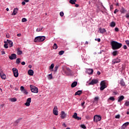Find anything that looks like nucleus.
I'll return each instance as SVG.
<instances>
[{"mask_svg": "<svg viewBox=\"0 0 129 129\" xmlns=\"http://www.w3.org/2000/svg\"><path fill=\"white\" fill-rule=\"evenodd\" d=\"M111 45L113 50H117L122 47V43H119L117 41H113L111 42Z\"/></svg>", "mask_w": 129, "mask_h": 129, "instance_id": "f257e3e1", "label": "nucleus"}, {"mask_svg": "<svg viewBox=\"0 0 129 129\" xmlns=\"http://www.w3.org/2000/svg\"><path fill=\"white\" fill-rule=\"evenodd\" d=\"M46 39V37L45 36H37L34 39V42H42Z\"/></svg>", "mask_w": 129, "mask_h": 129, "instance_id": "f03ea898", "label": "nucleus"}, {"mask_svg": "<svg viewBox=\"0 0 129 129\" xmlns=\"http://www.w3.org/2000/svg\"><path fill=\"white\" fill-rule=\"evenodd\" d=\"M30 87L31 89V91L32 93H36V94L38 93V89L36 87H35L32 85H31L30 86Z\"/></svg>", "mask_w": 129, "mask_h": 129, "instance_id": "7ed1b4c3", "label": "nucleus"}, {"mask_svg": "<svg viewBox=\"0 0 129 129\" xmlns=\"http://www.w3.org/2000/svg\"><path fill=\"white\" fill-rule=\"evenodd\" d=\"M101 120V116L98 115H95L94 116V122H98Z\"/></svg>", "mask_w": 129, "mask_h": 129, "instance_id": "20e7f679", "label": "nucleus"}, {"mask_svg": "<svg viewBox=\"0 0 129 129\" xmlns=\"http://www.w3.org/2000/svg\"><path fill=\"white\" fill-rule=\"evenodd\" d=\"M64 73L67 76H72V71L70 68H67V70L64 71Z\"/></svg>", "mask_w": 129, "mask_h": 129, "instance_id": "39448f33", "label": "nucleus"}, {"mask_svg": "<svg viewBox=\"0 0 129 129\" xmlns=\"http://www.w3.org/2000/svg\"><path fill=\"white\" fill-rule=\"evenodd\" d=\"M53 113L54 115H58V108L57 106H55L53 109Z\"/></svg>", "mask_w": 129, "mask_h": 129, "instance_id": "423d86ee", "label": "nucleus"}, {"mask_svg": "<svg viewBox=\"0 0 129 129\" xmlns=\"http://www.w3.org/2000/svg\"><path fill=\"white\" fill-rule=\"evenodd\" d=\"M12 71L14 73V76L15 77H18L19 76L18 71L16 68H13Z\"/></svg>", "mask_w": 129, "mask_h": 129, "instance_id": "0eeeda50", "label": "nucleus"}, {"mask_svg": "<svg viewBox=\"0 0 129 129\" xmlns=\"http://www.w3.org/2000/svg\"><path fill=\"white\" fill-rule=\"evenodd\" d=\"M73 118L77 119V120H81V117L78 116L77 112H75L74 115H73Z\"/></svg>", "mask_w": 129, "mask_h": 129, "instance_id": "6e6552de", "label": "nucleus"}, {"mask_svg": "<svg viewBox=\"0 0 129 129\" xmlns=\"http://www.w3.org/2000/svg\"><path fill=\"white\" fill-rule=\"evenodd\" d=\"M20 90H21L22 93H23V94H24L25 95H28V92H27L26 91V90H25L24 89V87L23 86H21L20 87Z\"/></svg>", "mask_w": 129, "mask_h": 129, "instance_id": "1a4fd4ad", "label": "nucleus"}, {"mask_svg": "<svg viewBox=\"0 0 129 129\" xmlns=\"http://www.w3.org/2000/svg\"><path fill=\"white\" fill-rule=\"evenodd\" d=\"M98 83V80L97 79H93L92 81L89 83V85H94V84H96Z\"/></svg>", "mask_w": 129, "mask_h": 129, "instance_id": "9d476101", "label": "nucleus"}, {"mask_svg": "<svg viewBox=\"0 0 129 129\" xmlns=\"http://www.w3.org/2000/svg\"><path fill=\"white\" fill-rule=\"evenodd\" d=\"M60 117L61 119H64L67 116V114L65 113L64 111H61L60 112Z\"/></svg>", "mask_w": 129, "mask_h": 129, "instance_id": "9b49d317", "label": "nucleus"}, {"mask_svg": "<svg viewBox=\"0 0 129 129\" xmlns=\"http://www.w3.org/2000/svg\"><path fill=\"white\" fill-rule=\"evenodd\" d=\"M9 58L11 59V60H13V59H15L17 58V55L16 54H12L11 55H9Z\"/></svg>", "mask_w": 129, "mask_h": 129, "instance_id": "f8f14e48", "label": "nucleus"}, {"mask_svg": "<svg viewBox=\"0 0 129 129\" xmlns=\"http://www.w3.org/2000/svg\"><path fill=\"white\" fill-rule=\"evenodd\" d=\"M129 125V122H126L123 124L122 127H121V129H125V128Z\"/></svg>", "mask_w": 129, "mask_h": 129, "instance_id": "ddd939ff", "label": "nucleus"}, {"mask_svg": "<svg viewBox=\"0 0 129 129\" xmlns=\"http://www.w3.org/2000/svg\"><path fill=\"white\" fill-rule=\"evenodd\" d=\"M120 62V59L118 58H117L113 60V64H115V63H117Z\"/></svg>", "mask_w": 129, "mask_h": 129, "instance_id": "4468645a", "label": "nucleus"}, {"mask_svg": "<svg viewBox=\"0 0 129 129\" xmlns=\"http://www.w3.org/2000/svg\"><path fill=\"white\" fill-rule=\"evenodd\" d=\"M7 42H8V43L10 47H13V43L12 40H9V39H7Z\"/></svg>", "mask_w": 129, "mask_h": 129, "instance_id": "2eb2a0df", "label": "nucleus"}, {"mask_svg": "<svg viewBox=\"0 0 129 129\" xmlns=\"http://www.w3.org/2000/svg\"><path fill=\"white\" fill-rule=\"evenodd\" d=\"M0 76L2 79L4 80H6V78H7V76H6L5 74H4L3 73H0Z\"/></svg>", "mask_w": 129, "mask_h": 129, "instance_id": "dca6fc26", "label": "nucleus"}, {"mask_svg": "<svg viewBox=\"0 0 129 129\" xmlns=\"http://www.w3.org/2000/svg\"><path fill=\"white\" fill-rule=\"evenodd\" d=\"M78 85V82H74L72 84H71V88H74L77 86Z\"/></svg>", "mask_w": 129, "mask_h": 129, "instance_id": "f3484780", "label": "nucleus"}, {"mask_svg": "<svg viewBox=\"0 0 129 129\" xmlns=\"http://www.w3.org/2000/svg\"><path fill=\"white\" fill-rule=\"evenodd\" d=\"M118 102H120L124 99V97L122 95L121 96H119V97H118Z\"/></svg>", "mask_w": 129, "mask_h": 129, "instance_id": "a211bd4d", "label": "nucleus"}, {"mask_svg": "<svg viewBox=\"0 0 129 129\" xmlns=\"http://www.w3.org/2000/svg\"><path fill=\"white\" fill-rule=\"evenodd\" d=\"M18 11V8H15L14 9L13 13L12 14V16H15L17 13Z\"/></svg>", "mask_w": 129, "mask_h": 129, "instance_id": "6ab92c4d", "label": "nucleus"}, {"mask_svg": "<svg viewBox=\"0 0 129 129\" xmlns=\"http://www.w3.org/2000/svg\"><path fill=\"white\" fill-rule=\"evenodd\" d=\"M94 71L92 69H88L87 71V73L89 74V75H91V74H93V73Z\"/></svg>", "mask_w": 129, "mask_h": 129, "instance_id": "aec40b11", "label": "nucleus"}, {"mask_svg": "<svg viewBox=\"0 0 129 129\" xmlns=\"http://www.w3.org/2000/svg\"><path fill=\"white\" fill-rule=\"evenodd\" d=\"M99 31H100V33H101V34H103L106 32V30H105V28H100L99 29Z\"/></svg>", "mask_w": 129, "mask_h": 129, "instance_id": "412c9836", "label": "nucleus"}, {"mask_svg": "<svg viewBox=\"0 0 129 129\" xmlns=\"http://www.w3.org/2000/svg\"><path fill=\"white\" fill-rule=\"evenodd\" d=\"M81 94H82V91L79 90L75 93V96L80 95Z\"/></svg>", "mask_w": 129, "mask_h": 129, "instance_id": "4be33fe9", "label": "nucleus"}, {"mask_svg": "<svg viewBox=\"0 0 129 129\" xmlns=\"http://www.w3.org/2000/svg\"><path fill=\"white\" fill-rule=\"evenodd\" d=\"M28 74L30 76H33L34 75V71L32 70H29L28 72Z\"/></svg>", "mask_w": 129, "mask_h": 129, "instance_id": "5701e85b", "label": "nucleus"}, {"mask_svg": "<svg viewBox=\"0 0 129 129\" xmlns=\"http://www.w3.org/2000/svg\"><path fill=\"white\" fill-rule=\"evenodd\" d=\"M120 84L121 85V86H122L123 87V86H125V84L123 79H122V80H121V81H120Z\"/></svg>", "mask_w": 129, "mask_h": 129, "instance_id": "b1692460", "label": "nucleus"}, {"mask_svg": "<svg viewBox=\"0 0 129 129\" xmlns=\"http://www.w3.org/2000/svg\"><path fill=\"white\" fill-rule=\"evenodd\" d=\"M77 0H70L69 1L70 4H71V5H76V3H77Z\"/></svg>", "mask_w": 129, "mask_h": 129, "instance_id": "393cba45", "label": "nucleus"}, {"mask_svg": "<svg viewBox=\"0 0 129 129\" xmlns=\"http://www.w3.org/2000/svg\"><path fill=\"white\" fill-rule=\"evenodd\" d=\"M126 12V11L123 7H122V8H121V10H120V12H121V14H124Z\"/></svg>", "mask_w": 129, "mask_h": 129, "instance_id": "a878e982", "label": "nucleus"}, {"mask_svg": "<svg viewBox=\"0 0 129 129\" xmlns=\"http://www.w3.org/2000/svg\"><path fill=\"white\" fill-rule=\"evenodd\" d=\"M100 90L101 91H103L105 89L107 88V86L106 85H102L100 86Z\"/></svg>", "mask_w": 129, "mask_h": 129, "instance_id": "bb28decb", "label": "nucleus"}, {"mask_svg": "<svg viewBox=\"0 0 129 129\" xmlns=\"http://www.w3.org/2000/svg\"><path fill=\"white\" fill-rule=\"evenodd\" d=\"M116 24L114 22H112L110 24V27H115Z\"/></svg>", "mask_w": 129, "mask_h": 129, "instance_id": "cd10ccee", "label": "nucleus"}, {"mask_svg": "<svg viewBox=\"0 0 129 129\" xmlns=\"http://www.w3.org/2000/svg\"><path fill=\"white\" fill-rule=\"evenodd\" d=\"M4 47L6 49L9 48V46L8 45V42L7 41H5Z\"/></svg>", "mask_w": 129, "mask_h": 129, "instance_id": "c85d7f7f", "label": "nucleus"}, {"mask_svg": "<svg viewBox=\"0 0 129 129\" xmlns=\"http://www.w3.org/2000/svg\"><path fill=\"white\" fill-rule=\"evenodd\" d=\"M17 54L19 55H21L22 54V51L20 50V49L18 48L17 49Z\"/></svg>", "mask_w": 129, "mask_h": 129, "instance_id": "c756f323", "label": "nucleus"}, {"mask_svg": "<svg viewBox=\"0 0 129 129\" xmlns=\"http://www.w3.org/2000/svg\"><path fill=\"white\" fill-rule=\"evenodd\" d=\"M58 48V46L56 44V43H54L53 45V49H57Z\"/></svg>", "mask_w": 129, "mask_h": 129, "instance_id": "7c9ffc66", "label": "nucleus"}, {"mask_svg": "<svg viewBox=\"0 0 129 129\" xmlns=\"http://www.w3.org/2000/svg\"><path fill=\"white\" fill-rule=\"evenodd\" d=\"M42 29H43V27L39 28L37 29L36 31L38 32H39L41 31L42 30Z\"/></svg>", "mask_w": 129, "mask_h": 129, "instance_id": "2f4dec72", "label": "nucleus"}, {"mask_svg": "<svg viewBox=\"0 0 129 129\" xmlns=\"http://www.w3.org/2000/svg\"><path fill=\"white\" fill-rule=\"evenodd\" d=\"M112 54L114 56H116L118 54V52L117 51H115Z\"/></svg>", "mask_w": 129, "mask_h": 129, "instance_id": "473e14b6", "label": "nucleus"}, {"mask_svg": "<svg viewBox=\"0 0 129 129\" xmlns=\"http://www.w3.org/2000/svg\"><path fill=\"white\" fill-rule=\"evenodd\" d=\"M106 85L105 81H102L100 83V86Z\"/></svg>", "mask_w": 129, "mask_h": 129, "instance_id": "72a5a7b5", "label": "nucleus"}, {"mask_svg": "<svg viewBox=\"0 0 129 129\" xmlns=\"http://www.w3.org/2000/svg\"><path fill=\"white\" fill-rule=\"evenodd\" d=\"M109 100H111V101H114L115 100V98L113 97H110L108 99V101H109Z\"/></svg>", "mask_w": 129, "mask_h": 129, "instance_id": "f704fd0d", "label": "nucleus"}, {"mask_svg": "<svg viewBox=\"0 0 129 129\" xmlns=\"http://www.w3.org/2000/svg\"><path fill=\"white\" fill-rule=\"evenodd\" d=\"M81 127L83 129H86V126L84 124H82Z\"/></svg>", "mask_w": 129, "mask_h": 129, "instance_id": "c9c22d12", "label": "nucleus"}, {"mask_svg": "<svg viewBox=\"0 0 129 129\" xmlns=\"http://www.w3.org/2000/svg\"><path fill=\"white\" fill-rule=\"evenodd\" d=\"M17 101V99L16 98H11V102H14Z\"/></svg>", "mask_w": 129, "mask_h": 129, "instance_id": "e433bc0d", "label": "nucleus"}, {"mask_svg": "<svg viewBox=\"0 0 129 129\" xmlns=\"http://www.w3.org/2000/svg\"><path fill=\"white\" fill-rule=\"evenodd\" d=\"M64 53V51L63 50H61L58 52V54L60 55H61L63 54Z\"/></svg>", "mask_w": 129, "mask_h": 129, "instance_id": "4c0bfd02", "label": "nucleus"}, {"mask_svg": "<svg viewBox=\"0 0 129 129\" xmlns=\"http://www.w3.org/2000/svg\"><path fill=\"white\" fill-rule=\"evenodd\" d=\"M27 21V20L26 18H23L22 20V23H24V22H26Z\"/></svg>", "mask_w": 129, "mask_h": 129, "instance_id": "58836bf2", "label": "nucleus"}, {"mask_svg": "<svg viewBox=\"0 0 129 129\" xmlns=\"http://www.w3.org/2000/svg\"><path fill=\"white\" fill-rule=\"evenodd\" d=\"M20 62H21L20 59V58L17 59L16 61V63L17 64H19Z\"/></svg>", "mask_w": 129, "mask_h": 129, "instance_id": "ea45409f", "label": "nucleus"}, {"mask_svg": "<svg viewBox=\"0 0 129 129\" xmlns=\"http://www.w3.org/2000/svg\"><path fill=\"white\" fill-rule=\"evenodd\" d=\"M48 79L49 80H51V79H52V74L48 75Z\"/></svg>", "mask_w": 129, "mask_h": 129, "instance_id": "a19ab883", "label": "nucleus"}, {"mask_svg": "<svg viewBox=\"0 0 129 129\" xmlns=\"http://www.w3.org/2000/svg\"><path fill=\"white\" fill-rule=\"evenodd\" d=\"M59 15L61 17H62L64 16V13L63 12H60L59 13Z\"/></svg>", "mask_w": 129, "mask_h": 129, "instance_id": "79ce46f5", "label": "nucleus"}, {"mask_svg": "<svg viewBox=\"0 0 129 129\" xmlns=\"http://www.w3.org/2000/svg\"><path fill=\"white\" fill-rule=\"evenodd\" d=\"M27 102L29 103L30 104V103L31 102V98H28L27 100Z\"/></svg>", "mask_w": 129, "mask_h": 129, "instance_id": "37998d69", "label": "nucleus"}, {"mask_svg": "<svg viewBox=\"0 0 129 129\" xmlns=\"http://www.w3.org/2000/svg\"><path fill=\"white\" fill-rule=\"evenodd\" d=\"M22 118H19V119H18V120H16V123H18L20 122V121L21 120H22Z\"/></svg>", "mask_w": 129, "mask_h": 129, "instance_id": "c03bdc74", "label": "nucleus"}, {"mask_svg": "<svg viewBox=\"0 0 129 129\" xmlns=\"http://www.w3.org/2000/svg\"><path fill=\"white\" fill-rule=\"evenodd\" d=\"M129 106V101H126L125 102V106Z\"/></svg>", "mask_w": 129, "mask_h": 129, "instance_id": "a18cd8bd", "label": "nucleus"}, {"mask_svg": "<svg viewBox=\"0 0 129 129\" xmlns=\"http://www.w3.org/2000/svg\"><path fill=\"white\" fill-rule=\"evenodd\" d=\"M54 64L53 63H52L50 65L49 68L51 69H53L54 68Z\"/></svg>", "mask_w": 129, "mask_h": 129, "instance_id": "49530a36", "label": "nucleus"}, {"mask_svg": "<svg viewBox=\"0 0 129 129\" xmlns=\"http://www.w3.org/2000/svg\"><path fill=\"white\" fill-rule=\"evenodd\" d=\"M125 42L127 46L129 47V40H125Z\"/></svg>", "mask_w": 129, "mask_h": 129, "instance_id": "de8ad7c7", "label": "nucleus"}, {"mask_svg": "<svg viewBox=\"0 0 129 129\" xmlns=\"http://www.w3.org/2000/svg\"><path fill=\"white\" fill-rule=\"evenodd\" d=\"M125 18H126L127 19H129V13L126 14V15H125Z\"/></svg>", "mask_w": 129, "mask_h": 129, "instance_id": "09e8293b", "label": "nucleus"}, {"mask_svg": "<svg viewBox=\"0 0 129 129\" xmlns=\"http://www.w3.org/2000/svg\"><path fill=\"white\" fill-rule=\"evenodd\" d=\"M120 117V115L119 114H117L115 116V118L119 119Z\"/></svg>", "mask_w": 129, "mask_h": 129, "instance_id": "8fccbe9b", "label": "nucleus"}, {"mask_svg": "<svg viewBox=\"0 0 129 129\" xmlns=\"http://www.w3.org/2000/svg\"><path fill=\"white\" fill-rule=\"evenodd\" d=\"M58 66H55L54 67V72H57V70H58Z\"/></svg>", "mask_w": 129, "mask_h": 129, "instance_id": "3c124183", "label": "nucleus"}, {"mask_svg": "<svg viewBox=\"0 0 129 129\" xmlns=\"http://www.w3.org/2000/svg\"><path fill=\"white\" fill-rule=\"evenodd\" d=\"M94 100L95 101H98L99 100V97H95L94 98Z\"/></svg>", "mask_w": 129, "mask_h": 129, "instance_id": "603ef678", "label": "nucleus"}, {"mask_svg": "<svg viewBox=\"0 0 129 129\" xmlns=\"http://www.w3.org/2000/svg\"><path fill=\"white\" fill-rule=\"evenodd\" d=\"M25 105L26 106H29L30 105V103H29V102H26V103H25Z\"/></svg>", "mask_w": 129, "mask_h": 129, "instance_id": "864d4df0", "label": "nucleus"}, {"mask_svg": "<svg viewBox=\"0 0 129 129\" xmlns=\"http://www.w3.org/2000/svg\"><path fill=\"white\" fill-rule=\"evenodd\" d=\"M119 12V10L117 9H115V10L114 12V14H116L117 13H118Z\"/></svg>", "mask_w": 129, "mask_h": 129, "instance_id": "5fc2aeb1", "label": "nucleus"}, {"mask_svg": "<svg viewBox=\"0 0 129 129\" xmlns=\"http://www.w3.org/2000/svg\"><path fill=\"white\" fill-rule=\"evenodd\" d=\"M95 41H97L98 42H100L101 41L100 38H95Z\"/></svg>", "mask_w": 129, "mask_h": 129, "instance_id": "6e6d98bb", "label": "nucleus"}, {"mask_svg": "<svg viewBox=\"0 0 129 129\" xmlns=\"http://www.w3.org/2000/svg\"><path fill=\"white\" fill-rule=\"evenodd\" d=\"M115 31L116 32H118V31H119V30L118 28L116 27V28H115Z\"/></svg>", "mask_w": 129, "mask_h": 129, "instance_id": "4d7b16f0", "label": "nucleus"}, {"mask_svg": "<svg viewBox=\"0 0 129 129\" xmlns=\"http://www.w3.org/2000/svg\"><path fill=\"white\" fill-rule=\"evenodd\" d=\"M110 8V10L111 11L113 10V5H111Z\"/></svg>", "mask_w": 129, "mask_h": 129, "instance_id": "13d9d810", "label": "nucleus"}, {"mask_svg": "<svg viewBox=\"0 0 129 129\" xmlns=\"http://www.w3.org/2000/svg\"><path fill=\"white\" fill-rule=\"evenodd\" d=\"M62 126L67 127V125H66V123H63Z\"/></svg>", "mask_w": 129, "mask_h": 129, "instance_id": "bf43d9fd", "label": "nucleus"}, {"mask_svg": "<svg viewBox=\"0 0 129 129\" xmlns=\"http://www.w3.org/2000/svg\"><path fill=\"white\" fill-rule=\"evenodd\" d=\"M84 104H85V101H84L83 102H82L81 103L82 106L83 107L84 106Z\"/></svg>", "mask_w": 129, "mask_h": 129, "instance_id": "052dcab7", "label": "nucleus"}, {"mask_svg": "<svg viewBox=\"0 0 129 129\" xmlns=\"http://www.w3.org/2000/svg\"><path fill=\"white\" fill-rule=\"evenodd\" d=\"M123 48L124 49H127V46H126V45H124V46H123Z\"/></svg>", "mask_w": 129, "mask_h": 129, "instance_id": "680f3d73", "label": "nucleus"}, {"mask_svg": "<svg viewBox=\"0 0 129 129\" xmlns=\"http://www.w3.org/2000/svg\"><path fill=\"white\" fill-rule=\"evenodd\" d=\"M5 106V104H1V105H0V107L1 108H3V107H4Z\"/></svg>", "mask_w": 129, "mask_h": 129, "instance_id": "e2e57ef3", "label": "nucleus"}, {"mask_svg": "<svg viewBox=\"0 0 129 129\" xmlns=\"http://www.w3.org/2000/svg\"><path fill=\"white\" fill-rule=\"evenodd\" d=\"M6 37L9 38L10 37V35L9 34H6Z\"/></svg>", "mask_w": 129, "mask_h": 129, "instance_id": "0e129e2a", "label": "nucleus"}, {"mask_svg": "<svg viewBox=\"0 0 129 129\" xmlns=\"http://www.w3.org/2000/svg\"><path fill=\"white\" fill-rule=\"evenodd\" d=\"M25 1L24 2H23L22 3V5H23V6H24L25 5Z\"/></svg>", "mask_w": 129, "mask_h": 129, "instance_id": "69168bd1", "label": "nucleus"}, {"mask_svg": "<svg viewBox=\"0 0 129 129\" xmlns=\"http://www.w3.org/2000/svg\"><path fill=\"white\" fill-rule=\"evenodd\" d=\"M97 75H100L101 74V73L99 71H98L97 72Z\"/></svg>", "mask_w": 129, "mask_h": 129, "instance_id": "338daca9", "label": "nucleus"}, {"mask_svg": "<svg viewBox=\"0 0 129 129\" xmlns=\"http://www.w3.org/2000/svg\"><path fill=\"white\" fill-rule=\"evenodd\" d=\"M21 64H22V65H25V62L23 61V62L21 63Z\"/></svg>", "mask_w": 129, "mask_h": 129, "instance_id": "774afa93", "label": "nucleus"}]
</instances>
